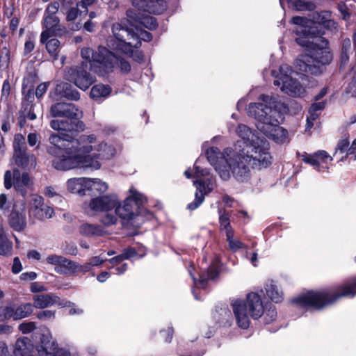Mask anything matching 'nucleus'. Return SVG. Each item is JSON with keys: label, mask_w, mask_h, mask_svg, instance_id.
<instances>
[{"label": "nucleus", "mask_w": 356, "mask_h": 356, "mask_svg": "<svg viewBox=\"0 0 356 356\" xmlns=\"http://www.w3.org/2000/svg\"><path fill=\"white\" fill-rule=\"evenodd\" d=\"M228 129L241 138L244 147H241V141H237L234 147H227L222 152L217 147H211L206 152L209 162L221 179L227 180L232 174L243 181L250 177L252 170L266 168L271 163L269 144L265 139L244 124L236 127L229 125Z\"/></svg>", "instance_id": "1"}, {"label": "nucleus", "mask_w": 356, "mask_h": 356, "mask_svg": "<svg viewBox=\"0 0 356 356\" xmlns=\"http://www.w3.org/2000/svg\"><path fill=\"white\" fill-rule=\"evenodd\" d=\"M291 22L298 25L295 32L296 42L305 47L307 53L296 60V68L299 73L320 74L324 65L330 63L332 56L327 48V41L320 35H316L311 19L302 17H293Z\"/></svg>", "instance_id": "2"}, {"label": "nucleus", "mask_w": 356, "mask_h": 356, "mask_svg": "<svg viewBox=\"0 0 356 356\" xmlns=\"http://www.w3.org/2000/svg\"><path fill=\"white\" fill-rule=\"evenodd\" d=\"M282 107L284 104L275 97L261 95L258 102L250 104L247 109L248 115L257 121V129L277 143L289 142L287 131L280 126L283 120Z\"/></svg>", "instance_id": "3"}, {"label": "nucleus", "mask_w": 356, "mask_h": 356, "mask_svg": "<svg viewBox=\"0 0 356 356\" xmlns=\"http://www.w3.org/2000/svg\"><path fill=\"white\" fill-rule=\"evenodd\" d=\"M98 142L97 136L95 134H81L70 143V147L66 148L62 157L53 161V166L58 170L67 171L77 168L99 170L101 163L90 159L94 152Z\"/></svg>", "instance_id": "4"}, {"label": "nucleus", "mask_w": 356, "mask_h": 356, "mask_svg": "<svg viewBox=\"0 0 356 356\" xmlns=\"http://www.w3.org/2000/svg\"><path fill=\"white\" fill-rule=\"evenodd\" d=\"M356 295V279L350 284L341 286L338 292L308 291L293 299V302L300 307L321 309L333 303L338 298Z\"/></svg>", "instance_id": "5"}, {"label": "nucleus", "mask_w": 356, "mask_h": 356, "mask_svg": "<svg viewBox=\"0 0 356 356\" xmlns=\"http://www.w3.org/2000/svg\"><path fill=\"white\" fill-rule=\"evenodd\" d=\"M136 32L127 27H124L121 24L116 23L112 26V32L116 40V44H112L113 49L122 51L126 54L132 56L133 48H138L140 46V40L150 41L152 38L150 33L139 30L135 26Z\"/></svg>", "instance_id": "6"}, {"label": "nucleus", "mask_w": 356, "mask_h": 356, "mask_svg": "<svg viewBox=\"0 0 356 356\" xmlns=\"http://www.w3.org/2000/svg\"><path fill=\"white\" fill-rule=\"evenodd\" d=\"M81 58L92 65L98 63L99 67L104 68L106 72L112 71L115 66H119L121 72L128 73L131 70V65L127 60L117 57L113 53L106 47L99 46L96 51L89 47L81 49Z\"/></svg>", "instance_id": "7"}, {"label": "nucleus", "mask_w": 356, "mask_h": 356, "mask_svg": "<svg viewBox=\"0 0 356 356\" xmlns=\"http://www.w3.org/2000/svg\"><path fill=\"white\" fill-rule=\"evenodd\" d=\"M233 312L238 326L247 329L250 316L254 319L260 318L264 312L263 302L259 294L252 292L247 295L246 303L236 300L232 304Z\"/></svg>", "instance_id": "8"}, {"label": "nucleus", "mask_w": 356, "mask_h": 356, "mask_svg": "<svg viewBox=\"0 0 356 356\" xmlns=\"http://www.w3.org/2000/svg\"><path fill=\"white\" fill-rule=\"evenodd\" d=\"M147 201L145 197L138 193L136 188L129 189V195L122 204L115 207L116 215L121 219L123 225L132 224V221L140 214V207Z\"/></svg>", "instance_id": "9"}, {"label": "nucleus", "mask_w": 356, "mask_h": 356, "mask_svg": "<svg viewBox=\"0 0 356 356\" xmlns=\"http://www.w3.org/2000/svg\"><path fill=\"white\" fill-rule=\"evenodd\" d=\"M193 170V175L188 170L184 172V175L188 179L192 177L197 179V180L193 182L197 191L195 200L187 206V208L190 210H194L197 208L204 202V195L210 193L213 189L214 186V180L212 177L208 178L206 180L201 179L202 177L209 175V172L207 170L202 169L196 164L194 165Z\"/></svg>", "instance_id": "10"}, {"label": "nucleus", "mask_w": 356, "mask_h": 356, "mask_svg": "<svg viewBox=\"0 0 356 356\" xmlns=\"http://www.w3.org/2000/svg\"><path fill=\"white\" fill-rule=\"evenodd\" d=\"M293 70L287 65H282L280 67L277 74L275 76L274 85L280 87L284 93L293 97H300L306 92L305 88L296 79L292 77Z\"/></svg>", "instance_id": "11"}, {"label": "nucleus", "mask_w": 356, "mask_h": 356, "mask_svg": "<svg viewBox=\"0 0 356 356\" xmlns=\"http://www.w3.org/2000/svg\"><path fill=\"white\" fill-rule=\"evenodd\" d=\"M134 8L126 12L127 20L131 26H138L143 13L160 14L166 8L165 0H132Z\"/></svg>", "instance_id": "12"}, {"label": "nucleus", "mask_w": 356, "mask_h": 356, "mask_svg": "<svg viewBox=\"0 0 356 356\" xmlns=\"http://www.w3.org/2000/svg\"><path fill=\"white\" fill-rule=\"evenodd\" d=\"M79 67L71 68L68 70L69 79L83 90H87L95 82V78L87 72V69L91 70L99 65L98 63H94L92 65L85 59ZM99 67V65H98ZM97 72V70H95Z\"/></svg>", "instance_id": "13"}, {"label": "nucleus", "mask_w": 356, "mask_h": 356, "mask_svg": "<svg viewBox=\"0 0 356 356\" xmlns=\"http://www.w3.org/2000/svg\"><path fill=\"white\" fill-rule=\"evenodd\" d=\"M13 159L16 165L23 168H34L36 159L33 154L26 153L25 138L22 134H17L13 141Z\"/></svg>", "instance_id": "14"}, {"label": "nucleus", "mask_w": 356, "mask_h": 356, "mask_svg": "<svg viewBox=\"0 0 356 356\" xmlns=\"http://www.w3.org/2000/svg\"><path fill=\"white\" fill-rule=\"evenodd\" d=\"M118 204V198L115 194H108L92 198L90 202L84 203L83 209L89 215L99 212L112 211Z\"/></svg>", "instance_id": "15"}, {"label": "nucleus", "mask_w": 356, "mask_h": 356, "mask_svg": "<svg viewBox=\"0 0 356 356\" xmlns=\"http://www.w3.org/2000/svg\"><path fill=\"white\" fill-rule=\"evenodd\" d=\"M4 186L10 189L13 186L15 189L24 196L31 189L32 181L26 172L21 173L15 168L13 171L7 170L4 175Z\"/></svg>", "instance_id": "16"}, {"label": "nucleus", "mask_w": 356, "mask_h": 356, "mask_svg": "<svg viewBox=\"0 0 356 356\" xmlns=\"http://www.w3.org/2000/svg\"><path fill=\"white\" fill-rule=\"evenodd\" d=\"M29 215L30 218L43 220L51 218L54 214L53 209L44 204L42 197L33 194L28 200Z\"/></svg>", "instance_id": "17"}, {"label": "nucleus", "mask_w": 356, "mask_h": 356, "mask_svg": "<svg viewBox=\"0 0 356 356\" xmlns=\"http://www.w3.org/2000/svg\"><path fill=\"white\" fill-rule=\"evenodd\" d=\"M49 113L53 118H66L70 120H80L83 117L82 111L74 104L61 102L52 105Z\"/></svg>", "instance_id": "18"}, {"label": "nucleus", "mask_w": 356, "mask_h": 356, "mask_svg": "<svg viewBox=\"0 0 356 356\" xmlns=\"http://www.w3.org/2000/svg\"><path fill=\"white\" fill-rule=\"evenodd\" d=\"M302 161L318 172L327 171L332 161V157L325 151L319 150L312 154L304 156Z\"/></svg>", "instance_id": "19"}, {"label": "nucleus", "mask_w": 356, "mask_h": 356, "mask_svg": "<svg viewBox=\"0 0 356 356\" xmlns=\"http://www.w3.org/2000/svg\"><path fill=\"white\" fill-rule=\"evenodd\" d=\"M50 127L67 138L70 136L68 134H65V132H80L86 129V124L80 120H52L50 122Z\"/></svg>", "instance_id": "20"}, {"label": "nucleus", "mask_w": 356, "mask_h": 356, "mask_svg": "<svg viewBox=\"0 0 356 356\" xmlns=\"http://www.w3.org/2000/svg\"><path fill=\"white\" fill-rule=\"evenodd\" d=\"M38 356H70L68 351L59 348L51 334H43L41 346L38 350Z\"/></svg>", "instance_id": "21"}, {"label": "nucleus", "mask_w": 356, "mask_h": 356, "mask_svg": "<svg viewBox=\"0 0 356 356\" xmlns=\"http://www.w3.org/2000/svg\"><path fill=\"white\" fill-rule=\"evenodd\" d=\"M8 221L10 226L15 231L21 232L24 229L26 218L24 202H17L14 204Z\"/></svg>", "instance_id": "22"}, {"label": "nucleus", "mask_w": 356, "mask_h": 356, "mask_svg": "<svg viewBox=\"0 0 356 356\" xmlns=\"http://www.w3.org/2000/svg\"><path fill=\"white\" fill-rule=\"evenodd\" d=\"M47 264L54 266V271L60 275H72L74 261L58 254H50L47 257Z\"/></svg>", "instance_id": "23"}, {"label": "nucleus", "mask_w": 356, "mask_h": 356, "mask_svg": "<svg viewBox=\"0 0 356 356\" xmlns=\"http://www.w3.org/2000/svg\"><path fill=\"white\" fill-rule=\"evenodd\" d=\"M116 154L117 149L113 145L98 140L95 149L90 159L101 163L100 161L109 160Z\"/></svg>", "instance_id": "24"}, {"label": "nucleus", "mask_w": 356, "mask_h": 356, "mask_svg": "<svg viewBox=\"0 0 356 356\" xmlns=\"http://www.w3.org/2000/svg\"><path fill=\"white\" fill-rule=\"evenodd\" d=\"M43 26L45 28V30L41 33V43L45 42L52 35H56L58 31L62 30L60 29V19L56 16L44 15Z\"/></svg>", "instance_id": "25"}, {"label": "nucleus", "mask_w": 356, "mask_h": 356, "mask_svg": "<svg viewBox=\"0 0 356 356\" xmlns=\"http://www.w3.org/2000/svg\"><path fill=\"white\" fill-rule=\"evenodd\" d=\"M49 140L51 145L48 147L47 152L49 154L55 157L52 162L56 159L62 157L63 154H65V151L66 148L70 147V144L66 145L63 143L64 140H69V138L65 136L61 137L57 134H52L49 137Z\"/></svg>", "instance_id": "26"}, {"label": "nucleus", "mask_w": 356, "mask_h": 356, "mask_svg": "<svg viewBox=\"0 0 356 356\" xmlns=\"http://www.w3.org/2000/svg\"><path fill=\"white\" fill-rule=\"evenodd\" d=\"M312 26L316 31V35L322 37L323 33L318 29L316 24L322 25L324 27L331 28L335 24L334 22L331 19V13L329 11H322L313 14L312 19H311Z\"/></svg>", "instance_id": "27"}, {"label": "nucleus", "mask_w": 356, "mask_h": 356, "mask_svg": "<svg viewBox=\"0 0 356 356\" xmlns=\"http://www.w3.org/2000/svg\"><path fill=\"white\" fill-rule=\"evenodd\" d=\"M33 312V305L31 303H25L19 305L16 308L7 307L6 308L5 316L7 318H12L14 320H20L28 317Z\"/></svg>", "instance_id": "28"}, {"label": "nucleus", "mask_w": 356, "mask_h": 356, "mask_svg": "<svg viewBox=\"0 0 356 356\" xmlns=\"http://www.w3.org/2000/svg\"><path fill=\"white\" fill-rule=\"evenodd\" d=\"M33 307L44 309L54 305H60V298L53 293L38 294L33 296Z\"/></svg>", "instance_id": "29"}, {"label": "nucleus", "mask_w": 356, "mask_h": 356, "mask_svg": "<svg viewBox=\"0 0 356 356\" xmlns=\"http://www.w3.org/2000/svg\"><path fill=\"white\" fill-rule=\"evenodd\" d=\"M79 232L86 237L102 236L107 234L101 225L90 223L81 224L79 227Z\"/></svg>", "instance_id": "30"}, {"label": "nucleus", "mask_w": 356, "mask_h": 356, "mask_svg": "<svg viewBox=\"0 0 356 356\" xmlns=\"http://www.w3.org/2000/svg\"><path fill=\"white\" fill-rule=\"evenodd\" d=\"M87 177L72 178L67 181V190L72 193L84 195L87 190Z\"/></svg>", "instance_id": "31"}, {"label": "nucleus", "mask_w": 356, "mask_h": 356, "mask_svg": "<svg viewBox=\"0 0 356 356\" xmlns=\"http://www.w3.org/2000/svg\"><path fill=\"white\" fill-rule=\"evenodd\" d=\"M189 272L192 279L193 280L194 284L197 287L200 288H204L208 280H214L218 275V266L216 264H212L210 266L207 273L205 274L201 275L198 280L195 278L191 270Z\"/></svg>", "instance_id": "32"}, {"label": "nucleus", "mask_w": 356, "mask_h": 356, "mask_svg": "<svg viewBox=\"0 0 356 356\" xmlns=\"http://www.w3.org/2000/svg\"><path fill=\"white\" fill-rule=\"evenodd\" d=\"M56 91L60 97L70 100H78L80 95L78 91L74 90L72 86L67 83H60L56 86Z\"/></svg>", "instance_id": "33"}, {"label": "nucleus", "mask_w": 356, "mask_h": 356, "mask_svg": "<svg viewBox=\"0 0 356 356\" xmlns=\"http://www.w3.org/2000/svg\"><path fill=\"white\" fill-rule=\"evenodd\" d=\"M265 290L267 296L275 302H280L283 300V293L273 281H269L266 284Z\"/></svg>", "instance_id": "34"}, {"label": "nucleus", "mask_w": 356, "mask_h": 356, "mask_svg": "<svg viewBox=\"0 0 356 356\" xmlns=\"http://www.w3.org/2000/svg\"><path fill=\"white\" fill-rule=\"evenodd\" d=\"M87 190L88 191H95L97 193L102 194L108 189V184L98 178H87Z\"/></svg>", "instance_id": "35"}, {"label": "nucleus", "mask_w": 356, "mask_h": 356, "mask_svg": "<svg viewBox=\"0 0 356 356\" xmlns=\"http://www.w3.org/2000/svg\"><path fill=\"white\" fill-rule=\"evenodd\" d=\"M111 88L103 84L95 85L90 90V97L98 99L101 97H106L111 93Z\"/></svg>", "instance_id": "36"}, {"label": "nucleus", "mask_w": 356, "mask_h": 356, "mask_svg": "<svg viewBox=\"0 0 356 356\" xmlns=\"http://www.w3.org/2000/svg\"><path fill=\"white\" fill-rule=\"evenodd\" d=\"M46 44V49L48 53L56 60L58 57V49L60 47V41L58 39H47L44 42Z\"/></svg>", "instance_id": "37"}, {"label": "nucleus", "mask_w": 356, "mask_h": 356, "mask_svg": "<svg viewBox=\"0 0 356 356\" xmlns=\"http://www.w3.org/2000/svg\"><path fill=\"white\" fill-rule=\"evenodd\" d=\"M227 241L229 244V249L233 252H236L240 249L245 248V245L238 238H234L233 231L227 232Z\"/></svg>", "instance_id": "38"}, {"label": "nucleus", "mask_w": 356, "mask_h": 356, "mask_svg": "<svg viewBox=\"0 0 356 356\" xmlns=\"http://www.w3.org/2000/svg\"><path fill=\"white\" fill-rule=\"evenodd\" d=\"M138 24L143 25L145 28L153 30L157 27V22L154 17L152 16H149L143 13V15H141V19L138 22Z\"/></svg>", "instance_id": "39"}, {"label": "nucleus", "mask_w": 356, "mask_h": 356, "mask_svg": "<svg viewBox=\"0 0 356 356\" xmlns=\"http://www.w3.org/2000/svg\"><path fill=\"white\" fill-rule=\"evenodd\" d=\"M13 243L8 238H3L0 240V255L8 256L12 253Z\"/></svg>", "instance_id": "40"}, {"label": "nucleus", "mask_w": 356, "mask_h": 356, "mask_svg": "<svg viewBox=\"0 0 356 356\" xmlns=\"http://www.w3.org/2000/svg\"><path fill=\"white\" fill-rule=\"evenodd\" d=\"M10 51L7 47H3L0 51V67L6 69L10 63Z\"/></svg>", "instance_id": "41"}, {"label": "nucleus", "mask_w": 356, "mask_h": 356, "mask_svg": "<svg viewBox=\"0 0 356 356\" xmlns=\"http://www.w3.org/2000/svg\"><path fill=\"white\" fill-rule=\"evenodd\" d=\"M219 221L220 224V227L222 229L225 231L226 235L227 234V232L233 231L230 227V220L229 216L225 213H222L221 210H219Z\"/></svg>", "instance_id": "42"}, {"label": "nucleus", "mask_w": 356, "mask_h": 356, "mask_svg": "<svg viewBox=\"0 0 356 356\" xmlns=\"http://www.w3.org/2000/svg\"><path fill=\"white\" fill-rule=\"evenodd\" d=\"M102 216L100 222L106 227L115 225L118 220L117 217L110 211L104 212Z\"/></svg>", "instance_id": "43"}, {"label": "nucleus", "mask_w": 356, "mask_h": 356, "mask_svg": "<svg viewBox=\"0 0 356 356\" xmlns=\"http://www.w3.org/2000/svg\"><path fill=\"white\" fill-rule=\"evenodd\" d=\"M297 10H310L312 9L310 3L304 0H288Z\"/></svg>", "instance_id": "44"}, {"label": "nucleus", "mask_w": 356, "mask_h": 356, "mask_svg": "<svg viewBox=\"0 0 356 356\" xmlns=\"http://www.w3.org/2000/svg\"><path fill=\"white\" fill-rule=\"evenodd\" d=\"M91 270L92 268L88 261L83 264H79L74 261V266H73L72 270V275L77 272L86 273L90 271Z\"/></svg>", "instance_id": "45"}, {"label": "nucleus", "mask_w": 356, "mask_h": 356, "mask_svg": "<svg viewBox=\"0 0 356 356\" xmlns=\"http://www.w3.org/2000/svg\"><path fill=\"white\" fill-rule=\"evenodd\" d=\"M36 328L35 323L34 322H24L21 323L18 329L23 334H28L33 331Z\"/></svg>", "instance_id": "46"}, {"label": "nucleus", "mask_w": 356, "mask_h": 356, "mask_svg": "<svg viewBox=\"0 0 356 356\" xmlns=\"http://www.w3.org/2000/svg\"><path fill=\"white\" fill-rule=\"evenodd\" d=\"M36 316L38 319L42 321L53 319L55 317V312L51 310L41 311L37 314Z\"/></svg>", "instance_id": "47"}, {"label": "nucleus", "mask_w": 356, "mask_h": 356, "mask_svg": "<svg viewBox=\"0 0 356 356\" xmlns=\"http://www.w3.org/2000/svg\"><path fill=\"white\" fill-rule=\"evenodd\" d=\"M353 76L351 82L349 83L348 87V92L351 94L352 96H356V66L353 68Z\"/></svg>", "instance_id": "48"}, {"label": "nucleus", "mask_w": 356, "mask_h": 356, "mask_svg": "<svg viewBox=\"0 0 356 356\" xmlns=\"http://www.w3.org/2000/svg\"><path fill=\"white\" fill-rule=\"evenodd\" d=\"M81 12L77 7H72L70 8L67 13V21H74L75 20L79 15H80Z\"/></svg>", "instance_id": "49"}, {"label": "nucleus", "mask_w": 356, "mask_h": 356, "mask_svg": "<svg viewBox=\"0 0 356 356\" xmlns=\"http://www.w3.org/2000/svg\"><path fill=\"white\" fill-rule=\"evenodd\" d=\"M349 146V142L347 139H342L339 141L337 148H336V153L337 152H340L341 153H344L347 151V153L348 152V147Z\"/></svg>", "instance_id": "50"}, {"label": "nucleus", "mask_w": 356, "mask_h": 356, "mask_svg": "<svg viewBox=\"0 0 356 356\" xmlns=\"http://www.w3.org/2000/svg\"><path fill=\"white\" fill-rule=\"evenodd\" d=\"M58 8L59 3L58 2L50 3L45 10V15L56 16L55 15L58 11Z\"/></svg>", "instance_id": "51"}, {"label": "nucleus", "mask_w": 356, "mask_h": 356, "mask_svg": "<svg viewBox=\"0 0 356 356\" xmlns=\"http://www.w3.org/2000/svg\"><path fill=\"white\" fill-rule=\"evenodd\" d=\"M338 9L341 13L343 19L348 20L350 18V15L348 12V8L344 2H340L338 4Z\"/></svg>", "instance_id": "52"}, {"label": "nucleus", "mask_w": 356, "mask_h": 356, "mask_svg": "<svg viewBox=\"0 0 356 356\" xmlns=\"http://www.w3.org/2000/svg\"><path fill=\"white\" fill-rule=\"evenodd\" d=\"M60 305L62 307H72L69 311V314L71 315L81 314L83 313V310L81 309L76 307L74 304L70 301L66 302L65 304L60 303Z\"/></svg>", "instance_id": "53"}, {"label": "nucleus", "mask_w": 356, "mask_h": 356, "mask_svg": "<svg viewBox=\"0 0 356 356\" xmlns=\"http://www.w3.org/2000/svg\"><path fill=\"white\" fill-rule=\"evenodd\" d=\"M10 207V204L8 201L7 196L2 193L0 195V210H1L3 213L8 211Z\"/></svg>", "instance_id": "54"}, {"label": "nucleus", "mask_w": 356, "mask_h": 356, "mask_svg": "<svg viewBox=\"0 0 356 356\" xmlns=\"http://www.w3.org/2000/svg\"><path fill=\"white\" fill-rule=\"evenodd\" d=\"M123 260L129 259L137 254L136 251L133 248H128L125 249L122 254H120Z\"/></svg>", "instance_id": "55"}, {"label": "nucleus", "mask_w": 356, "mask_h": 356, "mask_svg": "<svg viewBox=\"0 0 356 356\" xmlns=\"http://www.w3.org/2000/svg\"><path fill=\"white\" fill-rule=\"evenodd\" d=\"M49 86V83H40L36 88L35 95L38 98H40L47 92Z\"/></svg>", "instance_id": "56"}, {"label": "nucleus", "mask_w": 356, "mask_h": 356, "mask_svg": "<svg viewBox=\"0 0 356 356\" xmlns=\"http://www.w3.org/2000/svg\"><path fill=\"white\" fill-rule=\"evenodd\" d=\"M10 92V84L8 80H5L1 89V98H7Z\"/></svg>", "instance_id": "57"}, {"label": "nucleus", "mask_w": 356, "mask_h": 356, "mask_svg": "<svg viewBox=\"0 0 356 356\" xmlns=\"http://www.w3.org/2000/svg\"><path fill=\"white\" fill-rule=\"evenodd\" d=\"M277 312L274 308H269L265 314V320L266 323H270L275 319Z\"/></svg>", "instance_id": "58"}, {"label": "nucleus", "mask_w": 356, "mask_h": 356, "mask_svg": "<svg viewBox=\"0 0 356 356\" xmlns=\"http://www.w3.org/2000/svg\"><path fill=\"white\" fill-rule=\"evenodd\" d=\"M30 291L32 293L46 291L47 289L38 282H32L30 286Z\"/></svg>", "instance_id": "59"}, {"label": "nucleus", "mask_w": 356, "mask_h": 356, "mask_svg": "<svg viewBox=\"0 0 356 356\" xmlns=\"http://www.w3.org/2000/svg\"><path fill=\"white\" fill-rule=\"evenodd\" d=\"M105 261H106V259H102L99 256H95V257H91L88 260V262L90 264L91 268H92L94 266H97L102 264Z\"/></svg>", "instance_id": "60"}, {"label": "nucleus", "mask_w": 356, "mask_h": 356, "mask_svg": "<svg viewBox=\"0 0 356 356\" xmlns=\"http://www.w3.org/2000/svg\"><path fill=\"white\" fill-rule=\"evenodd\" d=\"M22 269L21 261L18 257H15L12 266V272L15 274L19 273Z\"/></svg>", "instance_id": "61"}, {"label": "nucleus", "mask_w": 356, "mask_h": 356, "mask_svg": "<svg viewBox=\"0 0 356 356\" xmlns=\"http://www.w3.org/2000/svg\"><path fill=\"white\" fill-rule=\"evenodd\" d=\"M325 104L324 102L314 103L311 105L309 112H317L321 111L324 108Z\"/></svg>", "instance_id": "62"}, {"label": "nucleus", "mask_w": 356, "mask_h": 356, "mask_svg": "<svg viewBox=\"0 0 356 356\" xmlns=\"http://www.w3.org/2000/svg\"><path fill=\"white\" fill-rule=\"evenodd\" d=\"M34 43L31 40H28L24 44V54H28L31 53L34 49Z\"/></svg>", "instance_id": "63"}, {"label": "nucleus", "mask_w": 356, "mask_h": 356, "mask_svg": "<svg viewBox=\"0 0 356 356\" xmlns=\"http://www.w3.org/2000/svg\"><path fill=\"white\" fill-rule=\"evenodd\" d=\"M8 348L6 343L0 341V356H8Z\"/></svg>", "instance_id": "64"}]
</instances>
